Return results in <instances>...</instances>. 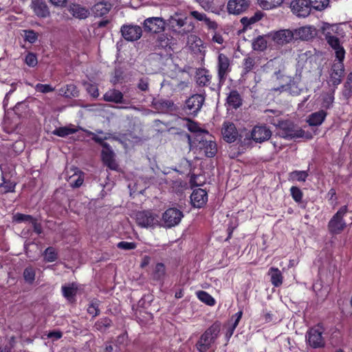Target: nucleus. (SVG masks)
Returning a JSON list of instances; mask_svg holds the SVG:
<instances>
[{
  "label": "nucleus",
  "mask_w": 352,
  "mask_h": 352,
  "mask_svg": "<svg viewBox=\"0 0 352 352\" xmlns=\"http://www.w3.org/2000/svg\"><path fill=\"white\" fill-rule=\"evenodd\" d=\"M186 126L190 132L195 133V138L196 137L197 135L199 134V133L207 132L205 130L201 129L198 126L197 123L190 120H187Z\"/></svg>",
  "instance_id": "obj_50"
},
{
  "label": "nucleus",
  "mask_w": 352,
  "mask_h": 352,
  "mask_svg": "<svg viewBox=\"0 0 352 352\" xmlns=\"http://www.w3.org/2000/svg\"><path fill=\"white\" fill-rule=\"evenodd\" d=\"M120 32L123 38L128 41H135L140 39L142 34L141 27L135 25H123Z\"/></svg>",
  "instance_id": "obj_11"
},
{
  "label": "nucleus",
  "mask_w": 352,
  "mask_h": 352,
  "mask_svg": "<svg viewBox=\"0 0 352 352\" xmlns=\"http://www.w3.org/2000/svg\"><path fill=\"white\" fill-rule=\"evenodd\" d=\"M278 134L285 139L302 138L305 131L290 121H279Z\"/></svg>",
  "instance_id": "obj_4"
},
{
  "label": "nucleus",
  "mask_w": 352,
  "mask_h": 352,
  "mask_svg": "<svg viewBox=\"0 0 352 352\" xmlns=\"http://www.w3.org/2000/svg\"><path fill=\"white\" fill-rule=\"evenodd\" d=\"M333 102V96L329 95L323 99V107L325 108H329Z\"/></svg>",
  "instance_id": "obj_64"
},
{
  "label": "nucleus",
  "mask_w": 352,
  "mask_h": 352,
  "mask_svg": "<svg viewBox=\"0 0 352 352\" xmlns=\"http://www.w3.org/2000/svg\"><path fill=\"white\" fill-rule=\"evenodd\" d=\"M277 44L283 45L294 38V33L290 30H280L268 35Z\"/></svg>",
  "instance_id": "obj_14"
},
{
  "label": "nucleus",
  "mask_w": 352,
  "mask_h": 352,
  "mask_svg": "<svg viewBox=\"0 0 352 352\" xmlns=\"http://www.w3.org/2000/svg\"><path fill=\"white\" fill-rule=\"evenodd\" d=\"M352 94V72L347 76L346 81L344 85L343 95L348 98Z\"/></svg>",
  "instance_id": "obj_43"
},
{
  "label": "nucleus",
  "mask_w": 352,
  "mask_h": 352,
  "mask_svg": "<svg viewBox=\"0 0 352 352\" xmlns=\"http://www.w3.org/2000/svg\"><path fill=\"white\" fill-rule=\"evenodd\" d=\"M187 43L189 45L195 44L196 46H199L201 41L197 36L195 34H190L188 36Z\"/></svg>",
  "instance_id": "obj_60"
},
{
  "label": "nucleus",
  "mask_w": 352,
  "mask_h": 352,
  "mask_svg": "<svg viewBox=\"0 0 352 352\" xmlns=\"http://www.w3.org/2000/svg\"><path fill=\"white\" fill-rule=\"evenodd\" d=\"M144 28L146 31L158 33L165 28V22L161 17H150L144 22Z\"/></svg>",
  "instance_id": "obj_15"
},
{
  "label": "nucleus",
  "mask_w": 352,
  "mask_h": 352,
  "mask_svg": "<svg viewBox=\"0 0 352 352\" xmlns=\"http://www.w3.org/2000/svg\"><path fill=\"white\" fill-rule=\"evenodd\" d=\"M183 212L175 208L167 209L162 214V221L165 227L171 228L179 223L183 218Z\"/></svg>",
  "instance_id": "obj_8"
},
{
  "label": "nucleus",
  "mask_w": 352,
  "mask_h": 352,
  "mask_svg": "<svg viewBox=\"0 0 352 352\" xmlns=\"http://www.w3.org/2000/svg\"><path fill=\"white\" fill-rule=\"evenodd\" d=\"M249 7L248 0H229L227 5L228 12L232 14H240Z\"/></svg>",
  "instance_id": "obj_16"
},
{
  "label": "nucleus",
  "mask_w": 352,
  "mask_h": 352,
  "mask_svg": "<svg viewBox=\"0 0 352 352\" xmlns=\"http://www.w3.org/2000/svg\"><path fill=\"white\" fill-rule=\"evenodd\" d=\"M165 266L163 263H159L155 265L154 270V278L157 280L163 278L165 276Z\"/></svg>",
  "instance_id": "obj_48"
},
{
  "label": "nucleus",
  "mask_w": 352,
  "mask_h": 352,
  "mask_svg": "<svg viewBox=\"0 0 352 352\" xmlns=\"http://www.w3.org/2000/svg\"><path fill=\"white\" fill-rule=\"evenodd\" d=\"M242 315H243V311H239L236 314H235L234 316H233V318H235L234 322L233 324L232 325V327L228 329V331L226 333V337H228V338L232 336L235 328L237 327V325L242 317Z\"/></svg>",
  "instance_id": "obj_46"
},
{
  "label": "nucleus",
  "mask_w": 352,
  "mask_h": 352,
  "mask_svg": "<svg viewBox=\"0 0 352 352\" xmlns=\"http://www.w3.org/2000/svg\"><path fill=\"white\" fill-rule=\"evenodd\" d=\"M311 7L316 10H322L327 7L329 0H309Z\"/></svg>",
  "instance_id": "obj_49"
},
{
  "label": "nucleus",
  "mask_w": 352,
  "mask_h": 352,
  "mask_svg": "<svg viewBox=\"0 0 352 352\" xmlns=\"http://www.w3.org/2000/svg\"><path fill=\"white\" fill-rule=\"evenodd\" d=\"M1 177L3 181L0 184L1 192L3 193L14 192L16 183L14 180L12 179V176L2 170Z\"/></svg>",
  "instance_id": "obj_23"
},
{
  "label": "nucleus",
  "mask_w": 352,
  "mask_h": 352,
  "mask_svg": "<svg viewBox=\"0 0 352 352\" xmlns=\"http://www.w3.org/2000/svg\"><path fill=\"white\" fill-rule=\"evenodd\" d=\"M60 92L66 98H73L78 96V90L74 84H69L61 88Z\"/></svg>",
  "instance_id": "obj_32"
},
{
  "label": "nucleus",
  "mask_w": 352,
  "mask_h": 352,
  "mask_svg": "<svg viewBox=\"0 0 352 352\" xmlns=\"http://www.w3.org/2000/svg\"><path fill=\"white\" fill-rule=\"evenodd\" d=\"M136 223L142 228H154L160 223V217L151 211H140L136 213Z\"/></svg>",
  "instance_id": "obj_6"
},
{
  "label": "nucleus",
  "mask_w": 352,
  "mask_h": 352,
  "mask_svg": "<svg viewBox=\"0 0 352 352\" xmlns=\"http://www.w3.org/2000/svg\"><path fill=\"white\" fill-rule=\"evenodd\" d=\"M44 259L47 262H53L57 259V252L52 247L47 248L44 252Z\"/></svg>",
  "instance_id": "obj_45"
},
{
  "label": "nucleus",
  "mask_w": 352,
  "mask_h": 352,
  "mask_svg": "<svg viewBox=\"0 0 352 352\" xmlns=\"http://www.w3.org/2000/svg\"><path fill=\"white\" fill-rule=\"evenodd\" d=\"M205 97L201 94H194L189 97L185 103V110L188 114L196 115L201 109Z\"/></svg>",
  "instance_id": "obj_9"
},
{
  "label": "nucleus",
  "mask_w": 352,
  "mask_h": 352,
  "mask_svg": "<svg viewBox=\"0 0 352 352\" xmlns=\"http://www.w3.org/2000/svg\"><path fill=\"white\" fill-rule=\"evenodd\" d=\"M268 275L270 276L272 284L274 287H279L283 283V276L281 272L276 267H271L269 270Z\"/></svg>",
  "instance_id": "obj_29"
},
{
  "label": "nucleus",
  "mask_w": 352,
  "mask_h": 352,
  "mask_svg": "<svg viewBox=\"0 0 352 352\" xmlns=\"http://www.w3.org/2000/svg\"><path fill=\"white\" fill-rule=\"evenodd\" d=\"M67 181L72 188L80 187L84 182V173L78 168H71L67 171Z\"/></svg>",
  "instance_id": "obj_20"
},
{
  "label": "nucleus",
  "mask_w": 352,
  "mask_h": 352,
  "mask_svg": "<svg viewBox=\"0 0 352 352\" xmlns=\"http://www.w3.org/2000/svg\"><path fill=\"white\" fill-rule=\"evenodd\" d=\"M263 14L261 12H256L254 15L249 19V24L254 23L263 17Z\"/></svg>",
  "instance_id": "obj_63"
},
{
  "label": "nucleus",
  "mask_w": 352,
  "mask_h": 352,
  "mask_svg": "<svg viewBox=\"0 0 352 352\" xmlns=\"http://www.w3.org/2000/svg\"><path fill=\"white\" fill-rule=\"evenodd\" d=\"M309 174L305 170H294L289 174V179L298 182H305Z\"/></svg>",
  "instance_id": "obj_37"
},
{
  "label": "nucleus",
  "mask_w": 352,
  "mask_h": 352,
  "mask_svg": "<svg viewBox=\"0 0 352 352\" xmlns=\"http://www.w3.org/2000/svg\"><path fill=\"white\" fill-rule=\"evenodd\" d=\"M323 329L320 326L311 328L307 333V340L310 346L314 348H320L324 346L322 337Z\"/></svg>",
  "instance_id": "obj_10"
},
{
  "label": "nucleus",
  "mask_w": 352,
  "mask_h": 352,
  "mask_svg": "<svg viewBox=\"0 0 352 352\" xmlns=\"http://www.w3.org/2000/svg\"><path fill=\"white\" fill-rule=\"evenodd\" d=\"M182 135L183 138L186 140L190 148L192 146V144L197 142L199 144V148L204 151L206 157H213L216 155L217 152V144L208 132L199 133L194 138V141L192 140L191 137L188 133H183Z\"/></svg>",
  "instance_id": "obj_2"
},
{
  "label": "nucleus",
  "mask_w": 352,
  "mask_h": 352,
  "mask_svg": "<svg viewBox=\"0 0 352 352\" xmlns=\"http://www.w3.org/2000/svg\"><path fill=\"white\" fill-rule=\"evenodd\" d=\"M227 104L230 107L238 109L242 105L243 99L236 90H232L227 97Z\"/></svg>",
  "instance_id": "obj_25"
},
{
  "label": "nucleus",
  "mask_w": 352,
  "mask_h": 352,
  "mask_svg": "<svg viewBox=\"0 0 352 352\" xmlns=\"http://www.w3.org/2000/svg\"><path fill=\"white\" fill-rule=\"evenodd\" d=\"M291 195L296 202H300L302 198L301 190L296 186H292L290 189Z\"/></svg>",
  "instance_id": "obj_55"
},
{
  "label": "nucleus",
  "mask_w": 352,
  "mask_h": 352,
  "mask_svg": "<svg viewBox=\"0 0 352 352\" xmlns=\"http://www.w3.org/2000/svg\"><path fill=\"white\" fill-rule=\"evenodd\" d=\"M36 91L46 94L49 92H52L54 90V88H53L51 85H47V84H37L34 87Z\"/></svg>",
  "instance_id": "obj_57"
},
{
  "label": "nucleus",
  "mask_w": 352,
  "mask_h": 352,
  "mask_svg": "<svg viewBox=\"0 0 352 352\" xmlns=\"http://www.w3.org/2000/svg\"><path fill=\"white\" fill-rule=\"evenodd\" d=\"M24 38L30 43H34L38 39V34L32 30H23Z\"/></svg>",
  "instance_id": "obj_53"
},
{
  "label": "nucleus",
  "mask_w": 352,
  "mask_h": 352,
  "mask_svg": "<svg viewBox=\"0 0 352 352\" xmlns=\"http://www.w3.org/2000/svg\"><path fill=\"white\" fill-rule=\"evenodd\" d=\"M211 76L208 71L201 70L197 74L196 82L199 86H208L210 84Z\"/></svg>",
  "instance_id": "obj_33"
},
{
  "label": "nucleus",
  "mask_w": 352,
  "mask_h": 352,
  "mask_svg": "<svg viewBox=\"0 0 352 352\" xmlns=\"http://www.w3.org/2000/svg\"><path fill=\"white\" fill-rule=\"evenodd\" d=\"M118 248L122 250H130L136 248V244L133 242L121 241L118 243Z\"/></svg>",
  "instance_id": "obj_58"
},
{
  "label": "nucleus",
  "mask_w": 352,
  "mask_h": 352,
  "mask_svg": "<svg viewBox=\"0 0 352 352\" xmlns=\"http://www.w3.org/2000/svg\"><path fill=\"white\" fill-rule=\"evenodd\" d=\"M138 87L143 91H146L148 89V80L147 78H142L140 80Z\"/></svg>",
  "instance_id": "obj_62"
},
{
  "label": "nucleus",
  "mask_w": 352,
  "mask_h": 352,
  "mask_svg": "<svg viewBox=\"0 0 352 352\" xmlns=\"http://www.w3.org/2000/svg\"><path fill=\"white\" fill-rule=\"evenodd\" d=\"M87 312L93 317H96L99 315V302L98 300H92L88 305Z\"/></svg>",
  "instance_id": "obj_51"
},
{
  "label": "nucleus",
  "mask_w": 352,
  "mask_h": 352,
  "mask_svg": "<svg viewBox=\"0 0 352 352\" xmlns=\"http://www.w3.org/2000/svg\"><path fill=\"white\" fill-rule=\"evenodd\" d=\"M197 296L200 300L205 302L208 305H214L215 303L214 299L207 292L204 291H200L197 292Z\"/></svg>",
  "instance_id": "obj_44"
},
{
  "label": "nucleus",
  "mask_w": 352,
  "mask_h": 352,
  "mask_svg": "<svg viewBox=\"0 0 352 352\" xmlns=\"http://www.w3.org/2000/svg\"><path fill=\"white\" fill-rule=\"evenodd\" d=\"M111 8V6L109 3L104 2H99L94 6L92 8V12L96 16H102L107 14Z\"/></svg>",
  "instance_id": "obj_30"
},
{
  "label": "nucleus",
  "mask_w": 352,
  "mask_h": 352,
  "mask_svg": "<svg viewBox=\"0 0 352 352\" xmlns=\"http://www.w3.org/2000/svg\"><path fill=\"white\" fill-rule=\"evenodd\" d=\"M311 7L309 0H294L290 4L292 12L300 17L307 16L310 13Z\"/></svg>",
  "instance_id": "obj_12"
},
{
  "label": "nucleus",
  "mask_w": 352,
  "mask_h": 352,
  "mask_svg": "<svg viewBox=\"0 0 352 352\" xmlns=\"http://www.w3.org/2000/svg\"><path fill=\"white\" fill-rule=\"evenodd\" d=\"M322 33L327 43L335 50L338 62L334 63L330 72V82L337 87L342 82L344 75L345 50L340 45V38L344 36V32L338 25L326 24L322 28Z\"/></svg>",
  "instance_id": "obj_1"
},
{
  "label": "nucleus",
  "mask_w": 352,
  "mask_h": 352,
  "mask_svg": "<svg viewBox=\"0 0 352 352\" xmlns=\"http://www.w3.org/2000/svg\"><path fill=\"white\" fill-rule=\"evenodd\" d=\"M35 270L32 267H28L24 270L23 278L26 283H33L35 279Z\"/></svg>",
  "instance_id": "obj_42"
},
{
  "label": "nucleus",
  "mask_w": 352,
  "mask_h": 352,
  "mask_svg": "<svg viewBox=\"0 0 352 352\" xmlns=\"http://www.w3.org/2000/svg\"><path fill=\"white\" fill-rule=\"evenodd\" d=\"M294 33L296 38L309 40L316 35V29L311 26H304L296 29Z\"/></svg>",
  "instance_id": "obj_24"
},
{
  "label": "nucleus",
  "mask_w": 352,
  "mask_h": 352,
  "mask_svg": "<svg viewBox=\"0 0 352 352\" xmlns=\"http://www.w3.org/2000/svg\"><path fill=\"white\" fill-rule=\"evenodd\" d=\"M111 324L112 321L108 318H104L98 320L95 324V327L97 330L103 332L108 329Z\"/></svg>",
  "instance_id": "obj_39"
},
{
  "label": "nucleus",
  "mask_w": 352,
  "mask_h": 352,
  "mask_svg": "<svg viewBox=\"0 0 352 352\" xmlns=\"http://www.w3.org/2000/svg\"><path fill=\"white\" fill-rule=\"evenodd\" d=\"M190 200L194 207L201 208L208 201V194L202 188L195 189L191 194Z\"/></svg>",
  "instance_id": "obj_18"
},
{
  "label": "nucleus",
  "mask_w": 352,
  "mask_h": 352,
  "mask_svg": "<svg viewBox=\"0 0 352 352\" xmlns=\"http://www.w3.org/2000/svg\"><path fill=\"white\" fill-rule=\"evenodd\" d=\"M86 90L94 98H97L99 96L98 89L96 85L89 83L87 84Z\"/></svg>",
  "instance_id": "obj_59"
},
{
  "label": "nucleus",
  "mask_w": 352,
  "mask_h": 352,
  "mask_svg": "<svg viewBox=\"0 0 352 352\" xmlns=\"http://www.w3.org/2000/svg\"><path fill=\"white\" fill-rule=\"evenodd\" d=\"M256 64L255 58L248 56L244 58L243 62V72L246 74L252 71Z\"/></svg>",
  "instance_id": "obj_38"
},
{
  "label": "nucleus",
  "mask_w": 352,
  "mask_h": 352,
  "mask_svg": "<svg viewBox=\"0 0 352 352\" xmlns=\"http://www.w3.org/2000/svg\"><path fill=\"white\" fill-rule=\"evenodd\" d=\"M272 79L280 80L279 86L277 87L272 88V91H290L292 88L294 87L295 82L290 77L285 76L281 68H279L277 71L274 72L272 76Z\"/></svg>",
  "instance_id": "obj_7"
},
{
  "label": "nucleus",
  "mask_w": 352,
  "mask_h": 352,
  "mask_svg": "<svg viewBox=\"0 0 352 352\" xmlns=\"http://www.w3.org/2000/svg\"><path fill=\"white\" fill-rule=\"evenodd\" d=\"M267 46L266 36H258L252 42V47L254 50L264 51Z\"/></svg>",
  "instance_id": "obj_36"
},
{
  "label": "nucleus",
  "mask_w": 352,
  "mask_h": 352,
  "mask_svg": "<svg viewBox=\"0 0 352 352\" xmlns=\"http://www.w3.org/2000/svg\"><path fill=\"white\" fill-rule=\"evenodd\" d=\"M190 14L193 18L199 21H204L207 17L206 14L198 11H191Z\"/></svg>",
  "instance_id": "obj_61"
},
{
  "label": "nucleus",
  "mask_w": 352,
  "mask_h": 352,
  "mask_svg": "<svg viewBox=\"0 0 352 352\" xmlns=\"http://www.w3.org/2000/svg\"><path fill=\"white\" fill-rule=\"evenodd\" d=\"M170 45V39L165 34L158 35L156 40V46L162 48H166Z\"/></svg>",
  "instance_id": "obj_52"
},
{
  "label": "nucleus",
  "mask_w": 352,
  "mask_h": 352,
  "mask_svg": "<svg viewBox=\"0 0 352 352\" xmlns=\"http://www.w3.org/2000/svg\"><path fill=\"white\" fill-rule=\"evenodd\" d=\"M218 77L220 82H223L227 75L231 71L230 60L223 54H219L217 61Z\"/></svg>",
  "instance_id": "obj_13"
},
{
  "label": "nucleus",
  "mask_w": 352,
  "mask_h": 352,
  "mask_svg": "<svg viewBox=\"0 0 352 352\" xmlns=\"http://www.w3.org/2000/svg\"><path fill=\"white\" fill-rule=\"evenodd\" d=\"M257 1L263 9L271 10L280 6L284 0H257Z\"/></svg>",
  "instance_id": "obj_34"
},
{
  "label": "nucleus",
  "mask_w": 352,
  "mask_h": 352,
  "mask_svg": "<svg viewBox=\"0 0 352 352\" xmlns=\"http://www.w3.org/2000/svg\"><path fill=\"white\" fill-rule=\"evenodd\" d=\"M327 115V113L324 110L312 113L308 116L307 122L310 126H319L324 122Z\"/></svg>",
  "instance_id": "obj_26"
},
{
  "label": "nucleus",
  "mask_w": 352,
  "mask_h": 352,
  "mask_svg": "<svg viewBox=\"0 0 352 352\" xmlns=\"http://www.w3.org/2000/svg\"><path fill=\"white\" fill-rule=\"evenodd\" d=\"M30 7L38 17L46 18L50 14L48 6L43 0H32Z\"/></svg>",
  "instance_id": "obj_19"
},
{
  "label": "nucleus",
  "mask_w": 352,
  "mask_h": 352,
  "mask_svg": "<svg viewBox=\"0 0 352 352\" xmlns=\"http://www.w3.org/2000/svg\"><path fill=\"white\" fill-rule=\"evenodd\" d=\"M77 290L78 287L74 283L62 286L63 295L69 301L76 296Z\"/></svg>",
  "instance_id": "obj_31"
},
{
  "label": "nucleus",
  "mask_w": 352,
  "mask_h": 352,
  "mask_svg": "<svg viewBox=\"0 0 352 352\" xmlns=\"http://www.w3.org/2000/svg\"><path fill=\"white\" fill-rule=\"evenodd\" d=\"M271 131L265 126H256L252 131V138L256 142L267 140L271 137Z\"/></svg>",
  "instance_id": "obj_17"
},
{
  "label": "nucleus",
  "mask_w": 352,
  "mask_h": 352,
  "mask_svg": "<svg viewBox=\"0 0 352 352\" xmlns=\"http://www.w3.org/2000/svg\"><path fill=\"white\" fill-rule=\"evenodd\" d=\"M313 289L316 292V295L322 300H324L329 293L327 287L322 289V285L320 283H314L313 285Z\"/></svg>",
  "instance_id": "obj_41"
},
{
  "label": "nucleus",
  "mask_w": 352,
  "mask_h": 352,
  "mask_svg": "<svg viewBox=\"0 0 352 352\" xmlns=\"http://www.w3.org/2000/svg\"><path fill=\"white\" fill-rule=\"evenodd\" d=\"M347 211V206H343L330 219L328 223V229L331 233L339 234L345 228L346 224L343 217Z\"/></svg>",
  "instance_id": "obj_5"
},
{
  "label": "nucleus",
  "mask_w": 352,
  "mask_h": 352,
  "mask_svg": "<svg viewBox=\"0 0 352 352\" xmlns=\"http://www.w3.org/2000/svg\"><path fill=\"white\" fill-rule=\"evenodd\" d=\"M186 18L182 19L179 17V14L177 12H175L174 15L170 16V19H168L169 23L171 25L172 27H178L182 28L183 27L186 23Z\"/></svg>",
  "instance_id": "obj_40"
},
{
  "label": "nucleus",
  "mask_w": 352,
  "mask_h": 352,
  "mask_svg": "<svg viewBox=\"0 0 352 352\" xmlns=\"http://www.w3.org/2000/svg\"><path fill=\"white\" fill-rule=\"evenodd\" d=\"M13 219L17 223L28 222L32 224V223L34 221L35 219L32 216L29 214L16 213V214L14 215Z\"/></svg>",
  "instance_id": "obj_47"
},
{
  "label": "nucleus",
  "mask_w": 352,
  "mask_h": 352,
  "mask_svg": "<svg viewBox=\"0 0 352 352\" xmlns=\"http://www.w3.org/2000/svg\"><path fill=\"white\" fill-rule=\"evenodd\" d=\"M25 63L29 66V67H35L37 63V58L36 56L32 52H29L25 58Z\"/></svg>",
  "instance_id": "obj_54"
},
{
  "label": "nucleus",
  "mask_w": 352,
  "mask_h": 352,
  "mask_svg": "<svg viewBox=\"0 0 352 352\" xmlns=\"http://www.w3.org/2000/svg\"><path fill=\"white\" fill-rule=\"evenodd\" d=\"M78 131L77 129L71 126H63L56 129L52 131V134L58 137L64 138L69 135L74 134Z\"/></svg>",
  "instance_id": "obj_35"
},
{
  "label": "nucleus",
  "mask_w": 352,
  "mask_h": 352,
  "mask_svg": "<svg viewBox=\"0 0 352 352\" xmlns=\"http://www.w3.org/2000/svg\"><path fill=\"white\" fill-rule=\"evenodd\" d=\"M221 324L214 322L201 336L196 344V348L199 352H206L210 349L219 337Z\"/></svg>",
  "instance_id": "obj_3"
},
{
  "label": "nucleus",
  "mask_w": 352,
  "mask_h": 352,
  "mask_svg": "<svg viewBox=\"0 0 352 352\" xmlns=\"http://www.w3.org/2000/svg\"><path fill=\"white\" fill-rule=\"evenodd\" d=\"M69 11L73 16L80 19H86L89 15V10L79 4L70 5Z\"/></svg>",
  "instance_id": "obj_27"
},
{
  "label": "nucleus",
  "mask_w": 352,
  "mask_h": 352,
  "mask_svg": "<svg viewBox=\"0 0 352 352\" xmlns=\"http://www.w3.org/2000/svg\"><path fill=\"white\" fill-rule=\"evenodd\" d=\"M102 159L103 162L111 170H116L118 164L114 160V153L108 144H103L102 151Z\"/></svg>",
  "instance_id": "obj_21"
},
{
  "label": "nucleus",
  "mask_w": 352,
  "mask_h": 352,
  "mask_svg": "<svg viewBox=\"0 0 352 352\" xmlns=\"http://www.w3.org/2000/svg\"><path fill=\"white\" fill-rule=\"evenodd\" d=\"M224 140L228 142H233L236 140L238 132L233 123L224 122L221 130Z\"/></svg>",
  "instance_id": "obj_22"
},
{
  "label": "nucleus",
  "mask_w": 352,
  "mask_h": 352,
  "mask_svg": "<svg viewBox=\"0 0 352 352\" xmlns=\"http://www.w3.org/2000/svg\"><path fill=\"white\" fill-rule=\"evenodd\" d=\"M173 104L170 100H160L153 102V105L156 109H168Z\"/></svg>",
  "instance_id": "obj_56"
},
{
  "label": "nucleus",
  "mask_w": 352,
  "mask_h": 352,
  "mask_svg": "<svg viewBox=\"0 0 352 352\" xmlns=\"http://www.w3.org/2000/svg\"><path fill=\"white\" fill-rule=\"evenodd\" d=\"M104 100L107 102H112L115 103H122L123 94L118 90L110 89L103 96Z\"/></svg>",
  "instance_id": "obj_28"
}]
</instances>
